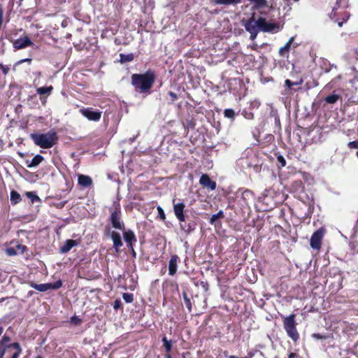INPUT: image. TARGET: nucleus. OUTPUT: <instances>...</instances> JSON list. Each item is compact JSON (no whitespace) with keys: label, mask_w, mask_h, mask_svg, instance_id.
<instances>
[{"label":"nucleus","mask_w":358,"mask_h":358,"mask_svg":"<svg viewBox=\"0 0 358 358\" xmlns=\"http://www.w3.org/2000/svg\"><path fill=\"white\" fill-rule=\"evenodd\" d=\"M155 81L153 71L148 70L144 73H134L131 76V83L137 92L148 94Z\"/></svg>","instance_id":"1"},{"label":"nucleus","mask_w":358,"mask_h":358,"mask_svg":"<svg viewBox=\"0 0 358 358\" xmlns=\"http://www.w3.org/2000/svg\"><path fill=\"white\" fill-rule=\"evenodd\" d=\"M29 137L36 145L43 149L52 148L58 141V136L54 130L45 134L31 133Z\"/></svg>","instance_id":"2"},{"label":"nucleus","mask_w":358,"mask_h":358,"mask_svg":"<svg viewBox=\"0 0 358 358\" xmlns=\"http://www.w3.org/2000/svg\"><path fill=\"white\" fill-rule=\"evenodd\" d=\"M283 328L289 337L294 342H296L299 338V334L296 329L297 322H296V315L292 313L283 318L282 320Z\"/></svg>","instance_id":"3"},{"label":"nucleus","mask_w":358,"mask_h":358,"mask_svg":"<svg viewBox=\"0 0 358 358\" xmlns=\"http://www.w3.org/2000/svg\"><path fill=\"white\" fill-rule=\"evenodd\" d=\"M110 213V222L112 227L116 229L124 230V224L121 220V206L120 203L114 202L113 206L109 208Z\"/></svg>","instance_id":"4"},{"label":"nucleus","mask_w":358,"mask_h":358,"mask_svg":"<svg viewBox=\"0 0 358 358\" xmlns=\"http://www.w3.org/2000/svg\"><path fill=\"white\" fill-rule=\"evenodd\" d=\"M350 13L345 10H339L338 8H334L329 15L330 19L335 23H337L338 27H341L350 18Z\"/></svg>","instance_id":"5"},{"label":"nucleus","mask_w":358,"mask_h":358,"mask_svg":"<svg viewBox=\"0 0 358 358\" xmlns=\"http://www.w3.org/2000/svg\"><path fill=\"white\" fill-rule=\"evenodd\" d=\"M258 24L259 31L262 32L277 33L282 29L278 23L267 22L263 17L258 18Z\"/></svg>","instance_id":"6"},{"label":"nucleus","mask_w":358,"mask_h":358,"mask_svg":"<svg viewBox=\"0 0 358 358\" xmlns=\"http://www.w3.org/2000/svg\"><path fill=\"white\" fill-rule=\"evenodd\" d=\"M29 285L41 292H46L49 289H58L62 287V281L58 280L55 282L44 283V284H36L33 281L28 282Z\"/></svg>","instance_id":"7"},{"label":"nucleus","mask_w":358,"mask_h":358,"mask_svg":"<svg viewBox=\"0 0 358 358\" xmlns=\"http://www.w3.org/2000/svg\"><path fill=\"white\" fill-rule=\"evenodd\" d=\"M79 113L89 121L99 122L101 120L102 112L92 107H83L79 109Z\"/></svg>","instance_id":"8"},{"label":"nucleus","mask_w":358,"mask_h":358,"mask_svg":"<svg viewBox=\"0 0 358 358\" xmlns=\"http://www.w3.org/2000/svg\"><path fill=\"white\" fill-rule=\"evenodd\" d=\"M325 229L321 227L316 230L311 236L310 245L313 249L320 250L322 245V241L324 236Z\"/></svg>","instance_id":"9"},{"label":"nucleus","mask_w":358,"mask_h":358,"mask_svg":"<svg viewBox=\"0 0 358 358\" xmlns=\"http://www.w3.org/2000/svg\"><path fill=\"white\" fill-rule=\"evenodd\" d=\"M14 343H11V338L6 334H3L0 339V358H3L4 355L13 350Z\"/></svg>","instance_id":"10"},{"label":"nucleus","mask_w":358,"mask_h":358,"mask_svg":"<svg viewBox=\"0 0 358 358\" xmlns=\"http://www.w3.org/2000/svg\"><path fill=\"white\" fill-rule=\"evenodd\" d=\"M176 199H173L172 202L173 205V212L176 217V218L180 222H185V205L181 202V203H175Z\"/></svg>","instance_id":"11"},{"label":"nucleus","mask_w":358,"mask_h":358,"mask_svg":"<svg viewBox=\"0 0 358 358\" xmlns=\"http://www.w3.org/2000/svg\"><path fill=\"white\" fill-rule=\"evenodd\" d=\"M32 45L33 42L27 36L13 41V45L15 50H21Z\"/></svg>","instance_id":"12"},{"label":"nucleus","mask_w":358,"mask_h":358,"mask_svg":"<svg viewBox=\"0 0 358 358\" xmlns=\"http://www.w3.org/2000/svg\"><path fill=\"white\" fill-rule=\"evenodd\" d=\"M199 183L203 187H206L210 190H215L217 187L216 182L211 180L210 176L206 173L201 175L199 180Z\"/></svg>","instance_id":"13"},{"label":"nucleus","mask_w":358,"mask_h":358,"mask_svg":"<svg viewBox=\"0 0 358 358\" xmlns=\"http://www.w3.org/2000/svg\"><path fill=\"white\" fill-rule=\"evenodd\" d=\"M294 41V37H291L289 41L285 44V45L280 48L278 50V54L281 57L288 59L289 52L291 50L292 46L295 48V45H293V43Z\"/></svg>","instance_id":"14"},{"label":"nucleus","mask_w":358,"mask_h":358,"mask_svg":"<svg viewBox=\"0 0 358 358\" xmlns=\"http://www.w3.org/2000/svg\"><path fill=\"white\" fill-rule=\"evenodd\" d=\"M245 28L250 34H255L256 31H259L258 19L255 20L254 16H252L245 24Z\"/></svg>","instance_id":"15"},{"label":"nucleus","mask_w":358,"mask_h":358,"mask_svg":"<svg viewBox=\"0 0 358 358\" xmlns=\"http://www.w3.org/2000/svg\"><path fill=\"white\" fill-rule=\"evenodd\" d=\"M180 262V258L177 255H173L169 262V274L174 275L178 269V263Z\"/></svg>","instance_id":"16"},{"label":"nucleus","mask_w":358,"mask_h":358,"mask_svg":"<svg viewBox=\"0 0 358 358\" xmlns=\"http://www.w3.org/2000/svg\"><path fill=\"white\" fill-rule=\"evenodd\" d=\"M124 241L129 249H132V245L137 240L133 231L128 229L123 233Z\"/></svg>","instance_id":"17"},{"label":"nucleus","mask_w":358,"mask_h":358,"mask_svg":"<svg viewBox=\"0 0 358 358\" xmlns=\"http://www.w3.org/2000/svg\"><path fill=\"white\" fill-rule=\"evenodd\" d=\"M78 184L81 187L86 188L92 185L93 180L89 176L79 174L78 176Z\"/></svg>","instance_id":"18"},{"label":"nucleus","mask_w":358,"mask_h":358,"mask_svg":"<svg viewBox=\"0 0 358 358\" xmlns=\"http://www.w3.org/2000/svg\"><path fill=\"white\" fill-rule=\"evenodd\" d=\"M53 90V87L52 85L47 87H41L36 89V92L40 95V100L41 101L43 104H45V101L44 100L45 96L44 95H50Z\"/></svg>","instance_id":"19"},{"label":"nucleus","mask_w":358,"mask_h":358,"mask_svg":"<svg viewBox=\"0 0 358 358\" xmlns=\"http://www.w3.org/2000/svg\"><path fill=\"white\" fill-rule=\"evenodd\" d=\"M290 192L300 194L304 190V185L301 180L293 181L289 186Z\"/></svg>","instance_id":"20"},{"label":"nucleus","mask_w":358,"mask_h":358,"mask_svg":"<svg viewBox=\"0 0 358 358\" xmlns=\"http://www.w3.org/2000/svg\"><path fill=\"white\" fill-rule=\"evenodd\" d=\"M78 244V241L73 239L66 240L62 246L59 248L61 253H67L69 252L73 247L76 246Z\"/></svg>","instance_id":"21"},{"label":"nucleus","mask_w":358,"mask_h":358,"mask_svg":"<svg viewBox=\"0 0 358 358\" xmlns=\"http://www.w3.org/2000/svg\"><path fill=\"white\" fill-rule=\"evenodd\" d=\"M110 236L113 241V247L116 251H118L120 248L123 245L121 236L119 233L113 231L110 234Z\"/></svg>","instance_id":"22"},{"label":"nucleus","mask_w":358,"mask_h":358,"mask_svg":"<svg viewBox=\"0 0 358 358\" xmlns=\"http://www.w3.org/2000/svg\"><path fill=\"white\" fill-rule=\"evenodd\" d=\"M43 160L44 157L42 155H36L33 157L30 162H29V160L26 161L27 166L28 168L38 166Z\"/></svg>","instance_id":"23"},{"label":"nucleus","mask_w":358,"mask_h":358,"mask_svg":"<svg viewBox=\"0 0 358 358\" xmlns=\"http://www.w3.org/2000/svg\"><path fill=\"white\" fill-rule=\"evenodd\" d=\"M210 1L216 5L236 6L241 3L242 0H210Z\"/></svg>","instance_id":"24"},{"label":"nucleus","mask_w":358,"mask_h":358,"mask_svg":"<svg viewBox=\"0 0 358 358\" xmlns=\"http://www.w3.org/2000/svg\"><path fill=\"white\" fill-rule=\"evenodd\" d=\"M339 99H341V95L333 93L325 97L324 101L326 103L329 104H334L336 103Z\"/></svg>","instance_id":"25"},{"label":"nucleus","mask_w":358,"mask_h":358,"mask_svg":"<svg viewBox=\"0 0 358 358\" xmlns=\"http://www.w3.org/2000/svg\"><path fill=\"white\" fill-rule=\"evenodd\" d=\"M10 203L12 205H15L20 203L22 200L20 194L15 190L10 192Z\"/></svg>","instance_id":"26"},{"label":"nucleus","mask_w":358,"mask_h":358,"mask_svg":"<svg viewBox=\"0 0 358 358\" xmlns=\"http://www.w3.org/2000/svg\"><path fill=\"white\" fill-rule=\"evenodd\" d=\"M180 228L187 234H190L194 229V225L192 223L182 224V222H180Z\"/></svg>","instance_id":"27"},{"label":"nucleus","mask_w":358,"mask_h":358,"mask_svg":"<svg viewBox=\"0 0 358 358\" xmlns=\"http://www.w3.org/2000/svg\"><path fill=\"white\" fill-rule=\"evenodd\" d=\"M134 59V55L133 53H130L128 55H124L123 53L120 54V62L122 64L130 62L133 61Z\"/></svg>","instance_id":"28"},{"label":"nucleus","mask_w":358,"mask_h":358,"mask_svg":"<svg viewBox=\"0 0 358 358\" xmlns=\"http://www.w3.org/2000/svg\"><path fill=\"white\" fill-rule=\"evenodd\" d=\"M182 298L185 302V304L188 309V311L190 313L192 309V303L191 299L188 297L187 294L185 292H182Z\"/></svg>","instance_id":"29"},{"label":"nucleus","mask_w":358,"mask_h":358,"mask_svg":"<svg viewBox=\"0 0 358 358\" xmlns=\"http://www.w3.org/2000/svg\"><path fill=\"white\" fill-rule=\"evenodd\" d=\"M15 243V245L14 246L16 250L17 251V253L23 254L27 249L26 245H22L19 243L18 241H12L10 244Z\"/></svg>","instance_id":"30"},{"label":"nucleus","mask_w":358,"mask_h":358,"mask_svg":"<svg viewBox=\"0 0 358 358\" xmlns=\"http://www.w3.org/2000/svg\"><path fill=\"white\" fill-rule=\"evenodd\" d=\"M224 217V213L222 210H220L216 214H213L210 219V221L209 222L211 224H215V222L217 219H220V218H223Z\"/></svg>","instance_id":"31"},{"label":"nucleus","mask_w":358,"mask_h":358,"mask_svg":"<svg viewBox=\"0 0 358 358\" xmlns=\"http://www.w3.org/2000/svg\"><path fill=\"white\" fill-rule=\"evenodd\" d=\"M25 194L27 197L31 200L32 203L41 201L38 196H37L34 192H27Z\"/></svg>","instance_id":"32"},{"label":"nucleus","mask_w":358,"mask_h":358,"mask_svg":"<svg viewBox=\"0 0 358 358\" xmlns=\"http://www.w3.org/2000/svg\"><path fill=\"white\" fill-rule=\"evenodd\" d=\"M163 345L166 352H170L172 349V341H168L166 337L162 338Z\"/></svg>","instance_id":"33"},{"label":"nucleus","mask_w":358,"mask_h":358,"mask_svg":"<svg viewBox=\"0 0 358 358\" xmlns=\"http://www.w3.org/2000/svg\"><path fill=\"white\" fill-rule=\"evenodd\" d=\"M224 115L227 118L234 120L235 118L236 113L232 108H227L224 110Z\"/></svg>","instance_id":"34"},{"label":"nucleus","mask_w":358,"mask_h":358,"mask_svg":"<svg viewBox=\"0 0 358 358\" xmlns=\"http://www.w3.org/2000/svg\"><path fill=\"white\" fill-rule=\"evenodd\" d=\"M122 298L126 303H132L134 301V294L131 293H123Z\"/></svg>","instance_id":"35"},{"label":"nucleus","mask_w":358,"mask_h":358,"mask_svg":"<svg viewBox=\"0 0 358 358\" xmlns=\"http://www.w3.org/2000/svg\"><path fill=\"white\" fill-rule=\"evenodd\" d=\"M5 252L8 256H15L17 254V251L15 247H8L6 248Z\"/></svg>","instance_id":"36"},{"label":"nucleus","mask_w":358,"mask_h":358,"mask_svg":"<svg viewBox=\"0 0 358 358\" xmlns=\"http://www.w3.org/2000/svg\"><path fill=\"white\" fill-rule=\"evenodd\" d=\"M276 159L280 167H284L286 166V160L282 155H278Z\"/></svg>","instance_id":"37"},{"label":"nucleus","mask_w":358,"mask_h":358,"mask_svg":"<svg viewBox=\"0 0 358 358\" xmlns=\"http://www.w3.org/2000/svg\"><path fill=\"white\" fill-rule=\"evenodd\" d=\"M312 337L317 340H326V339L330 338V336L329 335H324V334L322 335V334H320L318 333L313 334Z\"/></svg>","instance_id":"38"},{"label":"nucleus","mask_w":358,"mask_h":358,"mask_svg":"<svg viewBox=\"0 0 358 358\" xmlns=\"http://www.w3.org/2000/svg\"><path fill=\"white\" fill-rule=\"evenodd\" d=\"M157 210L158 211L159 218L162 220L164 221L166 220V215H165V213H164L163 208L161 206H157Z\"/></svg>","instance_id":"39"},{"label":"nucleus","mask_w":358,"mask_h":358,"mask_svg":"<svg viewBox=\"0 0 358 358\" xmlns=\"http://www.w3.org/2000/svg\"><path fill=\"white\" fill-rule=\"evenodd\" d=\"M348 146L350 149H357L358 148V140L349 142Z\"/></svg>","instance_id":"40"},{"label":"nucleus","mask_w":358,"mask_h":358,"mask_svg":"<svg viewBox=\"0 0 358 358\" xmlns=\"http://www.w3.org/2000/svg\"><path fill=\"white\" fill-rule=\"evenodd\" d=\"M0 68L5 76L7 75L10 71V68L8 66H5L2 64H0Z\"/></svg>","instance_id":"41"},{"label":"nucleus","mask_w":358,"mask_h":358,"mask_svg":"<svg viewBox=\"0 0 358 358\" xmlns=\"http://www.w3.org/2000/svg\"><path fill=\"white\" fill-rule=\"evenodd\" d=\"M243 116L246 118V119H248V120H252L253 119V113H251V112H247L245 110H243Z\"/></svg>","instance_id":"42"},{"label":"nucleus","mask_w":358,"mask_h":358,"mask_svg":"<svg viewBox=\"0 0 358 358\" xmlns=\"http://www.w3.org/2000/svg\"><path fill=\"white\" fill-rule=\"evenodd\" d=\"M71 321L73 324L76 325H79L81 323V320L78 318L77 316H73L71 318Z\"/></svg>","instance_id":"43"},{"label":"nucleus","mask_w":358,"mask_h":358,"mask_svg":"<svg viewBox=\"0 0 358 358\" xmlns=\"http://www.w3.org/2000/svg\"><path fill=\"white\" fill-rule=\"evenodd\" d=\"M122 306V302L120 299H116L115 301H114V303H113V308L115 310H118L119 308H120Z\"/></svg>","instance_id":"44"},{"label":"nucleus","mask_w":358,"mask_h":358,"mask_svg":"<svg viewBox=\"0 0 358 358\" xmlns=\"http://www.w3.org/2000/svg\"><path fill=\"white\" fill-rule=\"evenodd\" d=\"M169 95L171 98V103H173L176 100L178 99V95L173 92H169Z\"/></svg>","instance_id":"45"},{"label":"nucleus","mask_w":358,"mask_h":358,"mask_svg":"<svg viewBox=\"0 0 358 358\" xmlns=\"http://www.w3.org/2000/svg\"><path fill=\"white\" fill-rule=\"evenodd\" d=\"M285 84L287 87L289 88H291L295 83H294L292 81H291L289 79L285 80Z\"/></svg>","instance_id":"46"},{"label":"nucleus","mask_w":358,"mask_h":358,"mask_svg":"<svg viewBox=\"0 0 358 358\" xmlns=\"http://www.w3.org/2000/svg\"><path fill=\"white\" fill-rule=\"evenodd\" d=\"M3 12L2 8L0 7V29L1 28L2 24H3Z\"/></svg>","instance_id":"47"},{"label":"nucleus","mask_w":358,"mask_h":358,"mask_svg":"<svg viewBox=\"0 0 358 358\" xmlns=\"http://www.w3.org/2000/svg\"><path fill=\"white\" fill-rule=\"evenodd\" d=\"M255 356V352L250 351L248 352L247 355L245 357H243V358H252Z\"/></svg>","instance_id":"48"},{"label":"nucleus","mask_w":358,"mask_h":358,"mask_svg":"<svg viewBox=\"0 0 358 358\" xmlns=\"http://www.w3.org/2000/svg\"><path fill=\"white\" fill-rule=\"evenodd\" d=\"M227 353H228L227 351H224V356L228 357V358H243V357H237V356H235V355H227Z\"/></svg>","instance_id":"49"},{"label":"nucleus","mask_w":358,"mask_h":358,"mask_svg":"<svg viewBox=\"0 0 358 358\" xmlns=\"http://www.w3.org/2000/svg\"><path fill=\"white\" fill-rule=\"evenodd\" d=\"M252 194V192L250 190H245L243 192V198H245V196H249V195H251Z\"/></svg>","instance_id":"50"},{"label":"nucleus","mask_w":358,"mask_h":358,"mask_svg":"<svg viewBox=\"0 0 358 358\" xmlns=\"http://www.w3.org/2000/svg\"><path fill=\"white\" fill-rule=\"evenodd\" d=\"M354 53H355V58L356 59V60L358 61V47L355 49Z\"/></svg>","instance_id":"51"},{"label":"nucleus","mask_w":358,"mask_h":358,"mask_svg":"<svg viewBox=\"0 0 358 358\" xmlns=\"http://www.w3.org/2000/svg\"><path fill=\"white\" fill-rule=\"evenodd\" d=\"M259 31H256L255 34H250V38L252 40H254L256 37H257V35L258 34Z\"/></svg>","instance_id":"52"},{"label":"nucleus","mask_w":358,"mask_h":358,"mask_svg":"<svg viewBox=\"0 0 358 358\" xmlns=\"http://www.w3.org/2000/svg\"><path fill=\"white\" fill-rule=\"evenodd\" d=\"M17 155L21 157V158H24V154L23 152H17Z\"/></svg>","instance_id":"53"},{"label":"nucleus","mask_w":358,"mask_h":358,"mask_svg":"<svg viewBox=\"0 0 358 358\" xmlns=\"http://www.w3.org/2000/svg\"><path fill=\"white\" fill-rule=\"evenodd\" d=\"M31 59H22L20 61V63H22V62H31Z\"/></svg>","instance_id":"54"},{"label":"nucleus","mask_w":358,"mask_h":358,"mask_svg":"<svg viewBox=\"0 0 358 358\" xmlns=\"http://www.w3.org/2000/svg\"><path fill=\"white\" fill-rule=\"evenodd\" d=\"M165 358H172L171 355H170V352H166Z\"/></svg>","instance_id":"55"},{"label":"nucleus","mask_w":358,"mask_h":358,"mask_svg":"<svg viewBox=\"0 0 358 358\" xmlns=\"http://www.w3.org/2000/svg\"><path fill=\"white\" fill-rule=\"evenodd\" d=\"M130 250H131L132 255H133L134 256H135V255H136V252H135V251H134V247L132 246V249H130Z\"/></svg>","instance_id":"56"},{"label":"nucleus","mask_w":358,"mask_h":358,"mask_svg":"<svg viewBox=\"0 0 358 358\" xmlns=\"http://www.w3.org/2000/svg\"><path fill=\"white\" fill-rule=\"evenodd\" d=\"M35 358H43L41 355H38Z\"/></svg>","instance_id":"57"},{"label":"nucleus","mask_w":358,"mask_h":358,"mask_svg":"<svg viewBox=\"0 0 358 358\" xmlns=\"http://www.w3.org/2000/svg\"><path fill=\"white\" fill-rule=\"evenodd\" d=\"M275 358H277V357H275Z\"/></svg>","instance_id":"58"}]
</instances>
